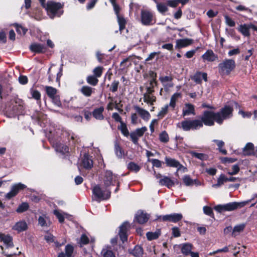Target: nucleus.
I'll list each match as a JSON object with an SVG mask.
<instances>
[{
	"label": "nucleus",
	"instance_id": "4c0bfd02",
	"mask_svg": "<svg viewBox=\"0 0 257 257\" xmlns=\"http://www.w3.org/2000/svg\"><path fill=\"white\" fill-rule=\"evenodd\" d=\"M117 18V22L119 25V31H120V33H121L122 30L125 28V25L126 22L125 19L122 17L118 16Z\"/></svg>",
	"mask_w": 257,
	"mask_h": 257
},
{
	"label": "nucleus",
	"instance_id": "473e14b6",
	"mask_svg": "<svg viewBox=\"0 0 257 257\" xmlns=\"http://www.w3.org/2000/svg\"><path fill=\"white\" fill-rule=\"evenodd\" d=\"M227 182V177L221 174L217 179V182L216 184H213L212 187L213 188H218L222 185L225 182Z\"/></svg>",
	"mask_w": 257,
	"mask_h": 257
},
{
	"label": "nucleus",
	"instance_id": "6e6d98bb",
	"mask_svg": "<svg viewBox=\"0 0 257 257\" xmlns=\"http://www.w3.org/2000/svg\"><path fill=\"white\" fill-rule=\"evenodd\" d=\"M103 68L101 66H98L95 68L93 70V75L95 77L99 78L102 74V70Z\"/></svg>",
	"mask_w": 257,
	"mask_h": 257
},
{
	"label": "nucleus",
	"instance_id": "393cba45",
	"mask_svg": "<svg viewBox=\"0 0 257 257\" xmlns=\"http://www.w3.org/2000/svg\"><path fill=\"white\" fill-rule=\"evenodd\" d=\"M56 152L64 155L69 152V148L61 143H57L54 146Z\"/></svg>",
	"mask_w": 257,
	"mask_h": 257
},
{
	"label": "nucleus",
	"instance_id": "bf43d9fd",
	"mask_svg": "<svg viewBox=\"0 0 257 257\" xmlns=\"http://www.w3.org/2000/svg\"><path fill=\"white\" fill-rule=\"evenodd\" d=\"M30 92L33 98L37 100H40L41 98V94L39 91L37 90L31 89Z\"/></svg>",
	"mask_w": 257,
	"mask_h": 257
},
{
	"label": "nucleus",
	"instance_id": "680f3d73",
	"mask_svg": "<svg viewBox=\"0 0 257 257\" xmlns=\"http://www.w3.org/2000/svg\"><path fill=\"white\" fill-rule=\"evenodd\" d=\"M151 162L154 167H156L157 168H161L162 164L164 163L163 162L160 160L156 159H152L151 160Z\"/></svg>",
	"mask_w": 257,
	"mask_h": 257
},
{
	"label": "nucleus",
	"instance_id": "69168bd1",
	"mask_svg": "<svg viewBox=\"0 0 257 257\" xmlns=\"http://www.w3.org/2000/svg\"><path fill=\"white\" fill-rule=\"evenodd\" d=\"M159 80L162 83H165L166 82H171L172 81L173 78L171 76H161L159 77Z\"/></svg>",
	"mask_w": 257,
	"mask_h": 257
},
{
	"label": "nucleus",
	"instance_id": "39448f33",
	"mask_svg": "<svg viewBox=\"0 0 257 257\" xmlns=\"http://www.w3.org/2000/svg\"><path fill=\"white\" fill-rule=\"evenodd\" d=\"M92 193L94 199L98 202H100L101 200H107L109 198L111 192L107 189L102 190L99 185H97L93 188Z\"/></svg>",
	"mask_w": 257,
	"mask_h": 257
},
{
	"label": "nucleus",
	"instance_id": "09e8293b",
	"mask_svg": "<svg viewBox=\"0 0 257 257\" xmlns=\"http://www.w3.org/2000/svg\"><path fill=\"white\" fill-rule=\"evenodd\" d=\"M118 128L121 131V133L124 136L128 137L129 136V132L125 123L121 122V124L118 127Z\"/></svg>",
	"mask_w": 257,
	"mask_h": 257
},
{
	"label": "nucleus",
	"instance_id": "4468645a",
	"mask_svg": "<svg viewBox=\"0 0 257 257\" xmlns=\"http://www.w3.org/2000/svg\"><path fill=\"white\" fill-rule=\"evenodd\" d=\"M134 107L135 110L143 119L145 121H148L150 119L151 115L149 111L137 105H135Z\"/></svg>",
	"mask_w": 257,
	"mask_h": 257
},
{
	"label": "nucleus",
	"instance_id": "aec40b11",
	"mask_svg": "<svg viewBox=\"0 0 257 257\" xmlns=\"http://www.w3.org/2000/svg\"><path fill=\"white\" fill-rule=\"evenodd\" d=\"M181 97L182 94L180 92H176L171 96L170 103L168 105L171 108L172 110L175 109L176 106V102L178 99L181 98Z\"/></svg>",
	"mask_w": 257,
	"mask_h": 257
},
{
	"label": "nucleus",
	"instance_id": "20e7f679",
	"mask_svg": "<svg viewBox=\"0 0 257 257\" xmlns=\"http://www.w3.org/2000/svg\"><path fill=\"white\" fill-rule=\"evenodd\" d=\"M218 67L221 75H228L235 68V62L232 59H226L218 64Z\"/></svg>",
	"mask_w": 257,
	"mask_h": 257
},
{
	"label": "nucleus",
	"instance_id": "cd10ccee",
	"mask_svg": "<svg viewBox=\"0 0 257 257\" xmlns=\"http://www.w3.org/2000/svg\"><path fill=\"white\" fill-rule=\"evenodd\" d=\"M243 154L249 156L254 153V145L251 143H248L243 149Z\"/></svg>",
	"mask_w": 257,
	"mask_h": 257
},
{
	"label": "nucleus",
	"instance_id": "7c9ffc66",
	"mask_svg": "<svg viewBox=\"0 0 257 257\" xmlns=\"http://www.w3.org/2000/svg\"><path fill=\"white\" fill-rule=\"evenodd\" d=\"M38 223L42 227L49 226L50 224V221L48 217L45 215L40 216L38 218Z\"/></svg>",
	"mask_w": 257,
	"mask_h": 257
},
{
	"label": "nucleus",
	"instance_id": "3c124183",
	"mask_svg": "<svg viewBox=\"0 0 257 257\" xmlns=\"http://www.w3.org/2000/svg\"><path fill=\"white\" fill-rule=\"evenodd\" d=\"M169 107V105L167 104L161 108L160 111L157 115L159 118H162L168 113Z\"/></svg>",
	"mask_w": 257,
	"mask_h": 257
},
{
	"label": "nucleus",
	"instance_id": "ea45409f",
	"mask_svg": "<svg viewBox=\"0 0 257 257\" xmlns=\"http://www.w3.org/2000/svg\"><path fill=\"white\" fill-rule=\"evenodd\" d=\"M45 90L47 95L50 98H52L56 96L57 92V89L52 86H46Z\"/></svg>",
	"mask_w": 257,
	"mask_h": 257
},
{
	"label": "nucleus",
	"instance_id": "9d476101",
	"mask_svg": "<svg viewBox=\"0 0 257 257\" xmlns=\"http://www.w3.org/2000/svg\"><path fill=\"white\" fill-rule=\"evenodd\" d=\"M147 131V127L143 126L131 132L130 136L133 143L135 145H138L139 138L142 137Z\"/></svg>",
	"mask_w": 257,
	"mask_h": 257
},
{
	"label": "nucleus",
	"instance_id": "8fccbe9b",
	"mask_svg": "<svg viewBox=\"0 0 257 257\" xmlns=\"http://www.w3.org/2000/svg\"><path fill=\"white\" fill-rule=\"evenodd\" d=\"M114 151L116 155L118 158H121L123 155V151L117 142H115L114 144Z\"/></svg>",
	"mask_w": 257,
	"mask_h": 257
},
{
	"label": "nucleus",
	"instance_id": "6ab92c4d",
	"mask_svg": "<svg viewBox=\"0 0 257 257\" xmlns=\"http://www.w3.org/2000/svg\"><path fill=\"white\" fill-rule=\"evenodd\" d=\"M149 218V215L143 211H138L135 216L136 221L140 224H144L147 222Z\"/></svg>",
	"mask_w": 257,
	"mask_h": 257
},
{
	"label": "nucleus",
	"instance_id": "58836bf2",
	"mask_svg": "<svg viewBox=\"0 0 257 257\" xmlns=\"http://www.w3.org/2000/svg\"><path fill=\"white\" fill-rule=\"evenodd\" d=\"M132 253L136 257H142L143 254V249L141 246L136 245Z\"/></svg>",
	"mask_w": 257,
	"mask_h": 257
},
{
	"label": "nucleus",
	"instance_id": "412c9836",
	"mask_svg": "<svg viewBox=\"0 0 257 257\" xmlns=\"http://www.w3.org/2000/svg\"><path fill=\"white\" fill-rule=\"evenodd\" d=\"M104 108L103 106H100L98 108H95L92 112L93 116L97 120H103L104 118L103 114Z\"/></svg>",
	"mask_w": 257,
	"mask_h": 257
},
{
	"label": "nucleus",
	"instance_id": "f03ea898",
	"mask_svg": "<svg viewBox=\"0 0 257 257\" xmlns=\"http://www.w3.org/2000/svg\"><path fill=\"white\" fill-rule=\"evenodd\" d=\"M63 4L53 1H48L44 7L48 15L53 19L55 17H60L63 13Z\"/></svg>",
	"mask_w": 257,
	"mask_h": 257
},
{
	"label": "nucleus",
	"instance_id": "dca6fc26",
	"mask_svg": "<svg viewBox=\"0 0 257 257\" xmlns=\"http://www.w3.org/2000/svg\"><path fill=\"white\" fill-rule=\"evenodd\" d=\"M159 183L161 186H164L168 188H171L175 185V182L171 178L164 176L159 180Z\"/></svg>",
	"mask_w": 257,
	"mask_h": 257
},
{
	"label": "nucleus",
	"instance_id": "0e129e2a",
	"mask_svg": "<svg viewBox=\"0 0 257 257\" xmlns=\"http://www.w3.org/2000/svg\"><path fill=\"white\" fill-rule=\"evenodd\" d=\"M52 99L53 103L57 106H61V102L60 101L59 97L57 95L55 96L54 97H53L51 98Z\"/></svg>",
	"mask_w": 257,
	"mask_h": 257
},
{
	"label": "nucleus",
	"instance_id": "13d9d810",
	"mask_svg": "<svg viewBox=\"0 0 257 257\" xmlns=\"http://www.w3.org/2000/svg\"><path fill=\"white\" fill-rule=\"evenodd\" d=\"M101 253L103 257H115L112 251L107 248H103Z\"/></svg>",
	"mask_w": 257,
	"mask_h": 257
},
{
	"label": "nucleus",
	"instance_id": "423d86ee",
	"mask_svg": "<svg viewBox=\"0 0 257 257\" xmlns=\"http://www.w3.org/2000/svg\"><path fill=\"white\" fill-rule=\"evenodd\" d=\"M118 180V176L113 174L111 171L106 170L105 172L103 181L106 188L111 185H115V183Z\"/></svg>",
	"mask_w": 257,
	"mask_h": 257
},
{
	"label": "nucleus",
	"instance_id": "4be33fe9",
	"mask_svg": "<svg viewBox=\"0 0 257 257\" xmlns=\"http://www.w3.org/2000/svg\"><path fill=\"white\" fill-rule=\"evenodd\" d=\"M217 58V56L214 53L212 50H208L202 56V58L204 61H207L209 62L215 61Z\"/></svg>",
	"mask_w": 257,
	"mask_h": 257
},
{
	"label": "nucleus",
	"instance_id": "f257e3e1",
	"mask_svg": "<svg viewBox=\"0 0 257 257\" xmlns=\"http://www.w3.org/2000/svg\"><path fill=\"white\" fill-rule=\"evenodd\" d=\"M233 109L229 105H225L221 108L218 112H215L213 111L205 110L199 119L202 121V126L203 124L207 126H212L214 122L219 124H221L224 120L229 119L232 116Z\"/></svg>",
	"mask_w": 257,
	"mask_h": 257
},
{
	"label": "nucleus",
	"instance_id": "49530a36",
	"mask_svg": "<svg viewBox=\"0 0 257 257\" xmlns=\"http://www.w3.org/2000/svg\"><path fill=\"white\" fill-rule=\"evenodd\" d=\"M159 140L163 143H167L169 142V137L167 133L164 131L159 135Z\"/></svg>",
	"mask_w": 257,
	"mask_h": 257
},
{
	"label": "nucleus",
	"instance_id": "c03bdc74",
	"mask_svg": "<svg viewBox=\"0 0 257 257\" xmlns=\"http://www.w3.org/2000/svg\"><path fill=\"white\" fill-rule=\"evenodd\" d=\"M127 168L129 170L137 173L140 170L141 167L136 163L131 162L128 164Z\"/></svg>",
	"mask_w": 257,
	"mask_h": 257
},
{
	"label": "nucleus",
	"instance_id": "bb28decb",
	"mask_svg": "<svg viewBox=\"0 0 257 257\" xmlns=\"http://www.w3.org/2000/svg\"><path fill=\"white\" fill-rule=\"evenodd\" d=\"M245 227V224L242 223L235 225L232 232V236L235 237L242 232Z\"/></svg>",
	"mask_w": 257,
	"mask_h": 257
},
{
	"label": "nucleus",
	"instance_id": "4d7b16f0",
	"mask_svg": "<svg viewBox=\"0 0 257 257\" xmlns=\"http://www.w3.org/2000/svg\"><path fill=\"white\" fill-rule=\"evenodd\" d=\"M203 212L205 214L210 216L213 218H214V213L212 209L210 207L208 206H204Z\"/></svg>",
	"mask_w": 257,
	"mask_h": 257
},
{
	"label": "nucleus",
	"instance_id": "864d4df0",
	"mask_svg": "<svg viewBox=\"0 0 257 257\" xmlns=\"http://www.w3.org/2000/svg\"><path fill=\"white\" fill-rule=\"evenodd\" d=\"M225 24L229 27H233L235 26V22L228 16L225 15L224 16Z\"/></svg>",
	"mask_w": 257,
	"mask_h": 257
},
{
	"label": "nucleus",
	"instance_id": "1a4fd4ad",
	"mask_svg": "<svg viewBox=\"0 0 257 257\" xmlns=\"http://www.w3.org/2000/svg\"><path fill=\"white\" fill-rule=\"evenodd\" d=\"M27 186L25 184L21 183L15 184L12 186L10 191L5 195V198L8 200L11 199L16 196L19 191L23 190Z\"/></svg>",
	"mask_w": 257,
	"mask_h": 257
},
{
	"label": "nucleus",
	"instance_id": "e2e57ef3",
	"mask_svg": "<svg viewBox=\"0 0 257 257\" xmlns=\"http://www.w3.org/2000/svg\"><path fill=\"white\" fill-rule=\"evenodd\" d=\"M119 84V82L118 81L114 80L111 84L110 90L112 92L117 91Z\"/></svg>",
	"mask_w": 257,
	"mask_h": 257
},
{
	"label": "nucleus",
	"instance_id": "c9c22d12",
	"mask_svg": "<svg viewBox=\"0 0 257 257\" xmlns=\"http://www.w3.org/2000/svg\"><path fill=\"white\" fill-rule=\"evenodd\" d=\"M161 234V231L158 230L155 232H148L146 236L149 240H152L158 238Z\"/></svg>",
	"mask_w": 257,
	"mask_h": 257
},
{
	"label": "nucleus",
	"instance_id": "b1692460",
	"mask_svg": "<svg viewBox=\"0 0 257 257\" xmlns=\"http://www.w3.org/2000/svg\"><path fill=\"white\" fill-rule=\"evenodd\" d=\"M31 51L35 53H43L45 52L46 47L45 45L38 43H33L30 46Z\"/></svg>",
	"mask_w": 257,
	"mask_h": 257
},
{
	"label": "nucleus",
	"instance_id": "de8ad7c7",
	"mask_svg": "<svg viewBox=\"0 0 257 257\" xmlns=\"http://www.w3.org/2000/svg\"><path fill=\"white\" fill-rule=\"evenodd\" d=\"M29 204L27 202H23L20 204L16 209V211L18 213H22L23 212L26 211L29 208Z\"/></svg>",
	"mask_w": 257,
	"mask_h": 257
},
{
	"label": "nucleus",
	"instance_id": "052dcab7",
	"mask_svg": "<svg viewBox=\"0 0 257 257\" xmlns=\"http://www.w3.org/2000/svg\"><path fill=\"white\" fill-rule=\"evenodd\" d=\"M74 248L72 245L70 244H67L65 246V252L67 256L70 257L73 252Z\"/></svg>",
	"mask_w": 257,
	"mask_h": 257
},
{
	"label": "nucleus",
	"instance_id": "9b49d317",
	"mask_svg": "<svg viewBox=\"0 0 257 257\" xmlns=\"http://www.w3.org/2000/svg\"><path fill=\"white\" fill-rule=\"evenodd\" d=\"M130 228V224L127 221L124 222L120 226L118 232L120 239L124 242L127 239V231Z\"/></svg>",
	"mask_w": 257,
	"mask_h": 257
},
{
	"label": "nucleus",
	"instance_id": "f3484780",
	"mask_svg": "<svg viewBox=\"0 0 257 257\" xmlns=\"http://www.w3.org/2000/svg\"><path fill=\"white\" fill-rule=\"evenodd\" d=\"M82 165L86 169H91L93 167L92 157L87 154H85L82 159Z\"/></svg>",
	"mask_w": 257,
	"mask_h": 257
},
{
	"label": "nucleus",
	"instance_id": "338daca9",
	"mask_svg": "<svg viewBox=\"0 0 257 257\" xmlns=\"http://www.w3.org/2000/svg\"><path fill=\"white\" fill-rule=\"evenodd\" d=\"M239 171V168L237 165H234L232 167V171L228 172V174L230 175H235L238 173Z\"/></svg>",
	"mask_w": 257,
	"mask_h": 257
},
{
	"label": "nucleus",
	"instance_id": "774afa93",
	"mask_svg": "<svg viewBox=\"0 0 257 257\" xmlns=\"http://www.w3.org/2000/svg\"><path fill=\"white\" fill-rule=\"evenodd\" d=\"M172 234L175 237H178L180 236V231L178 227H174L172 228Z\"/></svg>",
	"mask_w": 257,
	"mask_h": 257
},
{
	"label": "nucleus",
	"instance_id": "e433bc0d",
	"mask_svg": "<svg viewBox=\"0 0 257 257\" xmlns=\"http://www.w3.org/2000/svg\"><path fill=\"white\" fill-rule=\"evenodd\" d=\"M2 241L7 247H12L13 246L12 238L9 235L2 236Z\"/></svg>",
	"mask_w": 257,
	"mask_h": 257
},
{
	"label": "nucleus",
	"instance_id": "f8f14e48",
	"mask_svg": "<svg viewBox=\"0 0 257 257\" xmlns=\"http://www.w3.org/2000/svg\"><path fill=\"white\" fill-rule=\"evenodd\" d=\"M251 201V200H248L246 201L240 202H230L225 205V211H230L235 210L238 208H241L245 205L248 204L249 202Z\"/></svg>",
	"mask_w": 257,
	"mask_h": 257
},
{
	"label": "nucleus",
	"instance_id": "c85d7f7f",
	"mask_svg": "<svg viewBox=\"0 0 257 257\" xmlns=\"http://www.w3.org/2000/svg\"><path fill=\"white\" fill-rule=\"evenodd\" d=\"M144 101L147 104L153 105L156 100V97L153 94H143Z\"/></svg>",
	"mask_w": 257,
	"mask_h": 257
},
{
	"label": "nucleus",
	"instance_id": "37998d69",
	"mask_svg": "<svg viewBox=\"0 0 257 257\" xmlns=\"http://www.w3.org/2000/svg\"><path fill=\"white\" fill-rule=\"evenodd\" d=\"M183 218L181 213H172L170 214V222L176 223L181 220Z\"/></svg>",
	"mask_w": 257,
	"mask_h": 257
},
{
	"label": "nucleus",
	"instance_id": "a18cd8bd",
	"mask_svg": "<svg viewBox=\"0 0 257 257\" xmlns=\"http://www.w3.org/2000/svg\"><path fill=\"white\" fill-rule=\"evenodd\" d=\"M54 214L58 219L59 222L63 223L64 221L65 215H67V214L65 213L60 212L59 210L55 209L53 211Z\"/></svg>",
	"mask_w": 257,
	"mask_h": 257
},
{
	"label": "nucleus",
	"instance_id": "2eb2a0df",
	"mask_svg": "<svg viewBox=\"0 0 257 257\" xmlns=\"http://www.w3.org/2000/svg\"><path fill=\"white\" fill-rule=\"evenodd\" d=\"M192 79L197 84L202 83V79L205 82L207 81V74L205 72H197L192 77Z\"/></svg>",
	"mask_w": 257,
	"mask_h": 257
},
{
	"label": "nucleus",
	"instance_id": "79ce46f5",
	"mask_svg": "<svg viewBox=\"0 0 257 257\" xmlns=\"http://www.w3.org/2000/svg\"><path fill=\"white\" fill-rule=\"evenodd\" d=\"M86 81L89 84L94 86L98 84V79L94 75H89L86 78Z\"/></svg>",
	"mask_w": 257,
	"mask_h": 257
},
{
	"label": "nucleus",
	"instance_id": "0eeeda50",
	"mask_svg": "<svg viewBox=\"0 0 257 257\" xmlns=\"http://www.w3.org/2000/svg\"><path fill=\"white\" fill-rule=\"evenodd\" d=\"M141 22L145 26L153 25L154 23L153 13L148 10H142L141 12Z\"/></svg>",
	"mask_w": 257,
	"mask_h": 257
},
{
	"label": "nucleus",
	"instance_id": "2f4dec72",
	"mask_svg": "<svg viewBox=\"0 0 257 257\" xmlns=\"http://www.w3.org/2000/svg\"><path fill=\"white\" fill-rule=\"evenodd\" d=\"M190 154L193 157H195L198 159H199L201 161H206L208 159V156L204 153H197L195 151H191Z\"/></svg>",
	"mask_w": 257,
	"mask_h": 257
},
{
	"label": "nucleus",
	"instance_id": "5701e85b",
	"mask_svg": "<svg viewBox=\"0 0 257 257\" xmlns=\"http://www.w3.org/2000/svg\"><path fill=\"white\" fill-rule=\"evenodd\" d=\"M193 40L189 39H178L176 40V48H182L191 45Z\"/></svg>",
	"mask_w": 257,
	"mask_h": 257
},
{
	"label": "nucleus",
	"instance_id": "a878e982",
	"mask_svg": "<svg viewBox=\"0 0 257 257\" xmlns=\"http://www.w3.org/2000/svg\"><path fill=\"white\" fill-rule=\"evenodd\" d=\"M27 227V224L25 221H20L17 222L13 228L18 232H21L26 230Z\"/></svg>",
	"mask_w": 257,
	"mask_h": 257
},
{
	"label": "nucleus",
	"instance_id": "72a5a7b5",
	"mask_svg": "<svg viewBox=\"0 0 257 257\" xmlns=\"http://www.w3.org/2000/svg\"><path fill=\"white\" fill-rule=\"evenodd\" d=\"M154 1L156 3L157 10L160 13L163 14L168 11L167 3H158L157 0Z\"/></svg>",
	"mask_w": 257,
	"mask_h": 257
},
{
	"label": "nucleus",
	"instance_id": "5fc2aeb1",
	"mask_svg": "<svg viewBox=\"0 0 257 257\" xmlns=\"http://www.w3.org/2000/svg\"><path fill=\"white\" fill-rule=\"evenodd\" d=\"M89 238L85 234H82L79 243L80 244V247H82L83 245L87 244L89 243Z\"/></svg>",
	"mask_w": 257,
	"mask_h": 257
},
{
	"label": "nucleus",
	"instance_id": "f704fd0d",
	"mask_svg": "<svg viewBox=\"0 0 257 257\" xmlns=\"http://www.w3.org/2000/svg\"><path fill=\"white\" fill-rule=\"evenodd\" d=\"M192 245L190 243H186L182 245L181 251L185 255H188L191 251Z\"/></svg>",
	"mask_w": 257,
	"mask_h": 257
},
{
	"label": "nucleus",
	"instance_id": "ddd939ff",
	"mask_svg": "<svg viewBox=\"0 0 257 257\" xmlns=\"http://www.w3.org/2000/svg\"><path fill=\"white\" fill-rule=\"evenodd\" d=\"M195 106L191 103H185L182 110V116H185L190 115H195Z\"/></svg>",
	"mask_w": 257,
	"mask_h": 257
},
{
	"label": "nucleus",
	"instance_id": "c756f323",
	"mask_svg": "<svg viewBox=\"0 0 257 257\" xmlns=\"http://www.w3.org/2000/svg\"><path fill=\"white\" fill-rule=\"evenodd\" d=\"M94 88L88 86H83L80 89V92L85 96L90 97L94 91Z\"/></svg>",
	"mask_w": 257,
	"mask_h": 257
},
{
	"label": "nucleus",
	"instance_id": "7ed1b4c3",
	"mask_svg": "<svg viewBox=\"0 0 257 257\" xmlns=\"http://www.w3.org/2000/svg\"><path fill=\"white\" fill-rule=\"evenodd\" d=\"M202 121L198 119H186L177 124V126L184 131L197 130L202 127Z\"/></svg>",
	"mask_w": 257,
	"mask_h": 257
},
{
	"label": "nucleus",
	"instance_id": "a211bd4d",
	"mask_svg": "<svg viewBox=\"0 0 257 257\" xmlns=\"http://www.w3.org/2000/svg\"><path fill=\"white\" fill-rule=\"evenodd\" d=\"M251 23L249 24H244L240 25L238 27L237 30L244 37H249L250 35L249 29H251Z\"/></svg>",
	"mask_w": 257,
	"mask_h": 257
},
{
	"label": "nucleus",
	"instance_id": "6e6552de",
	"mask_svg": "<svg viewBox=\"0 0 257 257\" xmlns=\"http://www.w3.org/2000/svg\"><path fill=\"white\" fill-rule=\"evenodd\" d=\"M165 161L167 167L177 168V171L175 173L176 175H177L178 172L179 170H182L183 172H185L187 170L186 168L184 167L178 161L175 159L166 157L165 158Z\"/></svg>",
	"mask_w": 257,
	"mask_h": 257
},
{
	"label": "nucleus",
	"instance_id": "603ef678",
	"mask_svg": "<svg viewBox=\"0 0 257 257\" xmlns=\"http://www.w3.org/2000/svg\"><path fill=\"white\" fill-rule=\"evenodd\" d=\"M182 180L186 186H191L193 185V179L191 178L189 175H185Z\"/></svg>",
	"mask_w": 257,
	"mask_h": 257
},
{
	"label": "nucleus",
	"instance_id": "a19ab883",
	"mask_svg": "<svg viewBox=\"0 0 257 257\" xmlns=\"http://www.w3.org/2000/svg\"><path fill=\"white\" fill-rule=\"evenodd\" d=\"M13 26L16 28V31L19 34L24 35L28 31L27 28L23 27L22 25H19L18 24H14Z\"/></svg>",
	"mask_w": 257,
	"mask_h": 257
}]
</instances>
